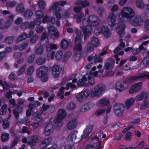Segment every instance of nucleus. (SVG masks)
<instances>
[{
    "instance_id": "1",
    "label": "nucleus",
    "mask_w": 149,
    "mask_h": 149,
    "mask_svg": "<svg viewBox=\"0 0 149 149\" xmlns=\"http://www.w3.org/2000/svg\"><path fill=\"white\" fill-rule=\"evenodd\" d=\"M135 13L132 9L130 7H125L121 10V12L117 14L116 17L117 19L122 21L126 22V20H130V22L132 24L135 26H141L143 22L136 19L134 21H132V18L134 15Z\"/></svg>"
},
{
    "instance_id": "2",
    "label": "nucleus",
    "mask_w": 149,
    "mask_h": 149,
    "mask_svg": "<svg viewBox=\"0 0 149 149\" xmlns=\"http://www.w3.org/2000/svg\"><path fill=\"white\" fill-rule=\"evenodd\" d=\"M100 22L97 17L94 15L90 16L88 20L84 19L82 22L83 25L81 27V29L84 36H89L91 34L92 30L90 26H95L98 25Z\"/></svg>"
},
{
    "instance_id": "3",
    "label": "nucleus",
    "mask_w": 149,
    "mask_h": 149,
    "mask_svg": "<svg viewBox=\"0 0 149 149\" xmlns=\"http://www.w3.org/2000/svg\"><path fill=\"white\" fill-rule=\"evenodd\" d=\"M97 71H95L93 73L91 72H88L85 75L82 77V79L79 80L77 83L79 86L84 85L88 81L89 82L88 85H92L94 83L93 77L97 76Z\"/></svg>"
},
{
    "instance_id": "4",
    "label": "nucleus",
    "mask_w": 149,
    "mask_h": 149,
    "mask_svg": "<svg viewBox=\"0 0 149 149\" xmlns=\"http://www.w3.org/2000/svg\"><path fill=\"white\" fill-rule=\"evenodd\" d=\"M59 5V2H56L50 7L49 9V10L52 13L53 15L56 16V19H57L56 22V24L58 26H60V23L58 20L60 19L61 17L60 13L61 9L58 7Z\"/></svg>"
},
{
    "instance_id": "5",
    "label": "nucleus",
    "mask_w": 149,
    "mask_h": 149,
    "mask_svg": "<svg viewBox=\"0 0 149 149\" xmlns=\"http://www.w3.org/2000/svg\"><path fill=\"white\" fill-rule=\"evenodd\" d=\"M105 89V86L103 84H100L97 85L91 90L90 96L92 97L98 96L101 94Z\"/></svg>"
},
{
    "instance_id": "6",
    "label": "nucleus",
    "mask_w": 149,
    "mask_h": 149,
    "mask_svg": "<svg viewBox=\"0 0 149 149\" xmlns=\"http://www.w3.org/2000/svg\"><path fill=\"white\" fill-rule=\"evenodd\" d=\"M47 68L44 66H42L38 69L37 72V76L41 78L42 81L45 82L48 79V77L47 74Z\"/></svg>"
},
{
    "instance_id": "7",
    "label": "nucleus",
    "mask_w": 149,
    "mask_h": 149,
    "mask_svg": "<svg viewBox=\"0 0 149 149\" xmlns=\"http://www.w3.org/2000/svg\"><path fill=\"white\" fill-rule=\"evenodd\" d=\"M48 29L49 32V35L47 34V32L44 33L42 36V39H45L47 37L48 35H49L50 34L53 35L56 37L58 36L59 33L58 31L56 32V29L55 28L52 26H49Z\"/></svg>"
},
{
    "instance_id": "8",
    "label": "nucleus",
    "mask_w": 149,
    "mask_h": 149,
    "mask_svg": "<svg viewBox=\"0 0 149 149\" xmlns=\"http://www.w3.org/2000/svg\"><path fill=\"white\" fill-rule=\"evenodd\" d=\"M91 43H89L87 46V49L88 52H91L94 49L93 45L95 47H97L99 45V43L98 40L95 37L93 38L91 40Z\"/></svg>"
},
{
    "instance_id": "9",
    "label": "nucleus",
    "mask_w": 149,
    "mask_h": 149,
    "mask_svg": "<svg viewBox=\"0 0 149 149\" xmlns=\"http://www.w3.org/2000/svg\"><path fill=\"white\" fill-rule=\"evenodd\" d=\"M113 109L116 114L120 116L122 115L125 108L123 104H117L114 106Z\"/></svg>"
},
{
    "instance_id": "10",
    "label": "nucleus",
    "mask_w": 149,
    "mask_h": 149,
    "mask_svg": "<svg viewBox=\"0 0 149 149\" xmlns=\"http://www.w3.org/2000/svg\"><path fill=\"white\" fill-rule=\"evenodd\" d=\"M107 49L104 48L102 52L99 54L98 56H95L93 57L92 56H89L88 57V60L89 61H91L93 59L95 61V63L97 62H101L102 61V59L100 56H103L104 55L106 54H107V52L106 50Z\"/></svg>"
},
{
    "instance_id": "11",
    "label": "nucleus",
    "mask_w": 149,
    "mask_h": 149,
    "mask_svg": "<svg viewBox=\"0 0 149 149\" xmlns=\"http://www.w3.org/2000/svg\"><path fill=\"white\" fill-rule=\"evenodd\" d=\"M142 86L141 82L136 83L132 86L130 88L129 92L130 94H133L138 92L140 91Z\"/></svg>"
},
{
    "instance_id": "12",
    "label": "nucleus",
    "mask_w": 149,
    "mask_h": 149,
    "mask_svg": "<svg viewBox=\"0 0 149 149\" xmlns=\"http://www.w3.org/2000/svg\"><path fill=\"white\" fill-rule=\"evenodd\" d=\"M147 76L148 78H149V72L146 71L142 72L138 75L131 77H130L129 80L130 81H133L144 78Z\"/></svg>"
},
{
    "instance_id": "13",
    "label": "nucleus",
    "mask_w": 149,
    "mask_h": 149,
    "mask_svg": "<svg viewBox=\"0 0 149 149\" xmlns=\"http://www.w3.org/2000/svg\"><path fill=\"white\" fill-rule=\"evenodd\" d=\"M118 20L120 21L117 26L116 27H118L116 28V31L118 33L119 35L122 37L124 35V30L125 28V26L124 24L123 23V22L125 21H122L119 20Z\"/></svg>"
},
{
    "instance_id": "14",
    "label": "nucleus",
    "mask_w": 149,
    "mask_h": 149,
    "mask_svg": "<svg viewBox=\"0 0 149 149\" xmlns=\"http://www.w3.org/2000/svg\"><path fill=\"white\" fill-rule=\"evenodd\" d=\"M89 95V91L86 90L80 93L77 96V100L80 102H82L86 99Z\"/></svg>"
},
{
    "instance_id": "15",
    "label": "nucleus",
    "mask_w": 149,
    "mask_h": 149,
    "mask_svg": "<svg viewBox=\"0 0 149 149\" xmlns=\"http://www.w3.org/2000/svg\"><path fill=\"white\" fill-rule=\"evenodd\" d=\"M81 37L79 33L77 34L75 39V45L74 49L76 51L79 52L82 49V47L81 45Z\"/></svg>"
},
{
    "instance_id": "16",
    "label": "nucleus",
    "mask_w": 149,
    "mask_h": 149,
    "mask_svg": "<svg viewBox=\"0 0 149 149\" xmlns=\"http://www.w3.org/2000/svg\"><path fill=\"white\" fill-rule=\"evenodd\" d=\"M148 93L146 92H142L137 95L135 97L134 99L136 102H138L146 100L148 98Z\"/></svg>"
},
{
    "instance_id": "17",
    "label": "nucleus",
    "mask_w": 149,
    "mask_h": 149,
    "mask_svg": "<svg viewBox=\"0 0 149 149\" xmlns=\"http://www.w3.org/2000/svg\"><path fill=\"white\" fill-rule=\"evenodd\" d=\"M107 21L108 24L111 27H113L116 26L115 24V17L113 13L109 14Z\"/></svg>"
},
{
    "instance_id": "18",
    "label": "nucleus",
    "mask_w": 149,
    "mask_h": 149,
    "mask_svg": "<svg viewBox=\"0 0 149 149\" xmlns=\"http://www.w3.org/2000/svg\"><path fill=\"white\" fill-rule=\"evenodd\" d=\"M100 137H97L95 136L91 140V143L94 145V146H98L97 149H100L101 147V140H100Z\"/></svg>"
},
{
    "instance_id": "19",
    "label": "nucleus",
    "mask_w": 149,
    "mask_h": 149,
    "mask_svg": "<svg viewBox=\"0 0 149 149\" xmlns=\"http://www.w3.org/2000/svg\"><path fill=\"white\" fill-rule=\"evenodd\" d=\"M53 126L50 123H48L45 130L44 134L46 136H48L51 134L53 131Z\"/></svg>"
},
{
    "instance_id": "20",
    "label": "nucleus",
    "mask_w": 149,
    "mask_h": 149,
    "mask_svg": "<svg viewBox=\"0 0 149 149\" xmlns=\"http://www.w3.org/2000/svg\"><path fill=\"white\" fill-rule=\"evenodd\" d=\"M77 119L74 118L70 121L67 125V128L69 130H71L77 126Z\"/></svg>"
},
{
    "instance_id": "21",
    "label": "nucleus",
    "mask_w": 149,
    "mask_h": 149,
    "mask_svg": "<svg viewBox=\"0 0 149 149\" xmlns=\"http://www.w3.org/2000/svg\"><path fill=\"white\" fill-rule=\"evenodd\" d=\"M66 116V113L63 109L60 110L58 112L57 118L56 119V123L59 122L65 117Z\"/></svg>"
},
{
    "instance_id": "22",
    "label": "nucleus",
    "mask_w": 149,
    "mask_h": 149,
    "mask_svg": "<svg viewBox=\"0 0 149 149\" xmlns=\"http://www.w3.org/2000/svg\"><path fill=\"white\" fill-rule=\"evenodd\" d=\"M108 62L105 64L104 69L105 70H108L111 68L113 66L114 61L111 58L108 59Z\"/></svg>"
},
{
    "instance_id": "23",
    "label": "nucleus",
    "mask_w": 149,
    "mask_h": 149,
    "mask_svg": "<svg viewBox=\"0 0 149 149\" xmlns=\"http://www.w3.org/2000/svg\"><path fill=\"white\" fill-rule=\"evenodd\" d=\"M55 22L54 18H49L47 16H45L43 18V22L47 23L49 25H50L54 24Z\"/></svg>"
},
{
    "instance_id": "24",
    "label": "nucleus",
    "mask_w": 149,
    "mask_h": 149,
    "mask_svg": "<svg viewBox=\"0 0 149 149\" xmlns=\"http://www.w3.org/2000/svg\"><path fill=\"white\" fill-rule=\"evenodd\" d=\"M135 101L134 98H130L127 100L125 102V108L127 109H129L134 103Z\"/></svg>"
},
{
    "instance_id": "25",
    "label": "nucleus",
    "mask_w": 149,
    "mask_h": 149,
    "mask_svg": "<svg viewBox=\"0 0 149 149\" xmlns=\"http://www.w3.org/2000/svg\"><path fill=\"white\" fill-rule=\"evenodd\" d=\"M102 32L104 37L107 38L110 36L111 33L107 26H102Z\"/></svg>"
},
{
    "instance_id": "26",
    "label": "nucleus",
    "mask_w": 149,
    "mask_h": 149,
    "mask_svg": "<svg viewBox=\"0 0 149 149\" xmlns=\"http://www.w3.org/2000/svg\"><path fill=\"white\" fill-rule=\"evenodd\" d=\"M40 138V137L38 136L31 137L30 140L28 142V143L31 146L35 145L38 142Z\"/></svg>"
},
{
    "instance_id": "27",
    "label": "nucleus",
    "mask_w": 149,
    "mask_h": 149,
    "mask_svg": "<svg viewBox=\"0 0 149 149\" xmlns=\"http://www.w3.org/2000/svg\"><path fill=\"white\" fill-rule=\"evenodd\" d=\"M53 76L54 78H57L59 76V67L57 65L54 66L52 72Z\"/></svg>"
},
{
    "instance_id": "28",
    "label": "nucleus",
    "mask_w": 149,
    "mask_h": 149,
    "mask_svg": "<svg viewBox=\"0 0 149 149\" xmlns=\"http://www.w3.org/2000/svg\"><path fill=\"white\" fill-rule=\"evenodd\" d=\"M92 129L91 127L88 126L85 130L84 133L81 136L82 139L86 138L91 132Z\"/></svg>"
},
{
    "instance_id": "29",
    "label": "nucleus",
    "mask_w": 149,
    "mask_h": 149,
    "mask_svg": "<svg viewBox=\"0 0 149 149\" xmlns=\"http://www.w3.org/2000/svg\"><path fill=\"white\" fill-rule=\"evenodd\" d=\"M127 88V86H124L123 84H122V83L120 81H118L116 84L115 88L117 91H121Z\"/></svg>"
},
{
    "instance_id": "30",
    "label": "nucleus",
    "mask_w": 149,
    "mask_h": 149,
    "mask_svg": "<svg viewBox=\"0 0 149 149\" xmlns=\"http://www.w3.org/2000/svg\"><path fill=\"white\" fill-rule=\"evenodd\" d=\"M77 79H74L72 81V83H69L66 84V87L65 88L67 90H69L70 88H75L76 87V85L74 84L77 81Z\"/></svg>"
},
{
    "instance_id": "31",
    "label": "nucleus",
    "mask_w": 149,
    "mask_h": 149,
    "mask_svg": "<svg viewBox=\"0 0 149 149\" xmlns=\"http://www.w3.org/2000/svg\"><path fill=\"white\" fill-rule=\"evenodd\" d=\"M0 85L2 86L3 87V90L4 91H6V90L7 88L6 86L11 88L13 87V85L11 84H7L5 81H3L0 80Z\"/></svg>"
},
{
    "instance_id": "32",
    "label": "nucleus",
    "mask_w": 149,
    "mask_h": 149,
    "mask_svg": "<svg viewBox=\"0 0 149 149\" xmlns=\"http://www.w3.org/2000/svg\"><path fill=\"white\" fill-rule=\"evenodd\" d=\"M109 103V102L108 99L104 98L101 99L98 103V105L100 107H101L107 105Z\"/></svg>"
},
{
    "instance_id": "33",
    "label": "nucleus",
    "mask_w": 149,
    "mask_h": 149,
    "mask_svg": "<svg viewBox=\"0 0 149 149\" xmlns=\"http://www.w3.org/2000/svg\"><path fill=\"white\" fill-rule=\"evenodd\" d=\"M76 134L74 132H72L68 136L67 140L69 141H74L75 143H77V141H74L76 139Z\"/></svg>"
},
{
    "instance_id": "34",
    "label": "nucleus",
    "mask_w": 149,
    "mask_h": 149,
    "mask_svg": "<svg viewBox=\"0 0 149 149\" xmlns=\"http://www.w3.org/2000/svg\"><path fill=\"white\" fill-rule=\"evenodd\" d=\"M13 94H17L19 97L22 95L21 93H18L17 91H11L9 92H8L6 95V97L8 98H9L11 97V95Z\"/></svg>"
},
{
    "instance_id": "35",
    "label": "nucleus",
    "mask_w": 149,
    "mask_h": 149,
    "mask_svg": "<svg viewBox=\"0 0 149 149\" xmlns=\"http://www.w3.org/2000/svg\"><path fill=\"white\" fill-rule=\"evenodd\" d=\"M57 46L55 44L51 45L50 44L48 43L47 45V52H49L51 49H57Z\"/></svg>"
},
{
    "instance_id": "36",
    "label": "nucleus",
    "mask_w": 149,
    "mask_h": 149,
    "mask_svg": "<svg viewBox=\"0 0 149 149\" xmlns=\"http://www.w3.org/2000/svg\"><path fill=\"white\" fill-rule=\"evenodd\" d=\"M52 141L51 138H49L48 139H45L42 142L40 147L42 148H44V147H46L48 144L50 143Z\"/></svg>"
},
{
    "instance_id": "37",
    "label": "nucleus",
    "mask_w": 149,
    "mask_h": 149,
    "mask_svg": "<svg viewBox=\"0 0 149 149\" xmlns=\"http://www.w3.org/2000/svg\"><path fill=\"white\" fill-rule=\"evenodd\" d=\"M38 6L40 8L42 9H44L46 6L45 1L42 0H39L38 2Z\"/></svg>"
},
{
    "instance_id": "38",
    "label": "nucleus",
    "mask_w": 149,
    "mask_h": 149,
    "mask_svg": "<svg viewBox=\"0 0 149 149\" xmlns=\"http://www.w3.org/2000/svg\"><path fill=\"white\" fill-rule=\"evenodd\" d=\"M13 17L12 15L9 16L8 19L5 24V28H7L10 27L11 24V22L13 21Z\"/></svg>"
},
{
    "instance_id": "39",
    "label": "nucleus",
    "mask_w": 149,
    "mask_h": 149,
    "mask_svg": "<svg viewBox=\"0 0 149 149\" xmlns=\"http://www.w3.org/2000/svg\"><path fill=\"white\" fill-rule=\"evenodd\" d=\"M148 107V101L145 100L140 107V109L144 110L146 109Z\"/></svg>"
},
{
    "instance_id": "40",
    "label": "nucleus",
    "mask_w": 149,
    "mask_h": 149,
    "mask_svg": "<svg viewBox=\"0 0 149 149\" xmlns=\"http://www.w3.org/2000/svg\"><path fill=\"white\" fill-rule=\"evenodd\" d=\"M7 106L6 104H4L2 106V108L0 110V115H4L5 114L7 110Z\"/></svg>"
},
{
    "instance_id": "41",
    "label": "nucleus",
    "mask_w": 149,
    "mask_h": 149,
    "mask_svg": "<svg viewBox=\"0 0 149 149\" xmlns=\"http://www.w3.org/2000/svg\"><path fill=\"white\" fill-rule=\"evenodd\" d=\"M36 53L37 54H42L43 52V48L42 47L39 45H37L35 48Z\"/></svg>"
},
{
    "instance_id": "42",
    "label": "nucleus",
    "mask_w": 149,
    "mask_h": 149,
    "mask_svg": "<svg viewBox=\"0 0 149 149\" xmlns=\"http://www.w3.org/2000/svg\"><path fill=\"white\" fill-rule=\"evenodd\" d=\"M16 10L19 13H22L24 10V8L23 5L22 4H19L17 7Z\"/></svg>"
},
{
    "instance_id": "43",
    "label": "nucleus",
    "mask_w": 149,
    "mask_h": 149,
    "mask_svg": "<svg viewBox=\"0 0 149 149\" xmlns=\"http://www.w3.org/2000/svg\"><path fill=\"white\" fill-rule=\"evenodd\" d=\"M61 45L62 48L65 49L68 47L69 45V43L66 40L63 39L61 42Z\"/></svg>"
},
{
    "instance_id": "44",
    "label": "nucleus",
    "mask_w": 149,
    "mask_h": 149,
    "mask_svg": "<svg viewBox=\"0 0 149 149\" xmlns=\"http://www.w3.org/2000/svg\"><path fill=\"white\" fill-rule=\"evenodd\" d=\"M63 53L61 50H58L56 54V58L57 60H60L62 58Z\"/></svg>"
},
{
    "instance_id": "45",
    "label": "nucleus",
    "mask_w": 149,
    "mask_h": 149,
    "mask_svg": "<svg viewBox=\"0 0 149 149\" xmlns=\"http://www.w3.org/2000/svg\"><path fill=\"white\" fill-rule=\"evenodd\" d=\"M9 135L8 133H3L2 134L1 138L2 141H5L7 140L8 138Z\"/></svg>"
},
{
    "instance_id": "46",
    "label": "nucleus",
    "mask_w": 149,
    "mask_h": 149,
    "mask_svg": "<svg viewBox=\"0 0 149 149\" xmlns=\"http://www.w3.org/2000/svg\"><path fill=\"white\" fill-rule=\"evenodd\" d=\"M32 15V12L31 10H28L25 12L24 16L27 19L30 18Z\"/></svg>"
},
{
    "instance_id": "47",
    "label": "nucleus",
    "mask_w": 149,
    "mask_h": 149,
    "mask_svg": "<svg viewBox=\"0 0 149 149\" xmlns=\"http://www.w3.org/2000/svg\"><path fill=\"white\" fill-rule=\"evenodd\" d=\"M24 101L22 100H18V103L17 104V110L19 112H20L22 110V108L19 107V105H22L24 103Z\"/></svg>"
},
{
    "instance_id": "48",
    "label": "nucleus",
    "mask_w": 149,
    "mask_h": 149,
    "mask_svg": "<svg viewBox=\"0 0 149 149\" xmlns=\"http://www.w3.org/2000/svg\"><path fill=\"white\" fill-rule=\"evenodd\" d=\"M90 108L88 105H85L81 108L80 111L82 112H85L89 110Z\"/></svg>"
},
{
    "instance_id": "49",
    "label": "nucleus",
    "mask_w": 149,
    "mask_h": 149,
    "mask_svg": "<svg viewBox=\"0 0 149 149\" xmlns=\"http://www.w3.org/2000/svg\"><path fill=\"white\" fill-rule=\"evenodd\" d=\"M27 36L26 33H22L19 37L17 39V41H21L26 38Z\"/></svg>"
},
{
    "instance_id": "50",
    "label": "nucleus",
    "mask_w": 149,
    "mask_h": 149,
    "mask_svg": "<svg viewBox=\"0 0 149 149\" xmlns=\"http://www.w3.org/2000/svg\"><path fill=\"white\" fill-rule=\"evenodd\" d=\"M80 53L79 52L78 53H77L74 54L73 56V59L76 61H78L80 59Z\"/></svg>"
},
{
    "instance_id": "51",
    "label": "nucleus",
    "mask_w": 149,
    "mask_h": 149,
    "mask_svg": "<svg viewBox=\"0 0 149 149\" xmlns=\"http://www.w3.org/2000/svg\"><path fill=\"white\" fill-rule=\"evenodd\" d=\"M136 6L139 8H142L144 6V4L141 0H138L136 2Z\"/></svg>"
},
{
    "instance_id": "52",
    "label": "nucleus",
    "mask_w": 149,
    "mask_h": 149,
    "mask_svg": "<svg viewBox=\"0 0 149 149\" xmlns=\"http://www.w3.org/2000/svg\"><path fill=\"white\" fill-rule=\"evenodd\" d=\"M35 14L36 16L39 18H41L44 15L43 13L40 10L36 11Z\"/></svg>"
},
{
    "instance_id": "53",
    "label": "nucleus",
    "mask_w": 149,
    "mask_h": 149,
    "mask_svg": "<svg viewBox=\"0 0 149 149\" xmlns=\"http://www.w3.org/2000/svg\"><path fill=\"white\" fill-rule=\"evenodd\" d=\"M64 89L65 88L64 87H62L59 90L58 95L60 96L61 99H62L64 97L63 95L64 94L63 91Z\"/></svg>"
},
{
    "instance_id": "54",
    "label": "nucleus",
    "mask_w": 149,
    "mask_h": 149,
    "mask_svg": "<svg viewBox=\"0 0 149 149\" xmlns=\"http://www.w3.org/2000/svg\"><path fill=\"white\" fill-rule=\"evenodd\" d=\"M9 125V122L7 120H4L3 122V128L4 129H7Z\"/></svg>"
},
{
    "instance_id": "55",
    "label": "nucleus",
    "mask_w": 149,
    "mask_h": 149,
    "mask_svg": "<svg viewBox=\"0 0 149 149\" xmlns=\"http://www.w3.org/2000/svg\"><path fill=\"white\" fill-rule=\"evenodd\" d=\"M132 136V133L130 132H127L125 137V139L127 141H129L130 140Z\"/></svg>"
},
{
    "instance_id": "56",
    "label": "nucleus",
    "mask_w": 149,
    "mask_h": 149,
    "mask_svg": "<svg viewBox=\"0 0 149 149\" xmlns=\"http://www.w3.org/2000/svg\"><path fill=\"white\" fill-rule=\"evenodd\" d=\"M34 69V68L33 66H31L29 67L28 69L27 72V74L29 75H31L33 72Z\"/></svg>"
},
{
    "instance_id": "57",
    "label": "nucleus",
    "mask_w": 149,
    "mask_h": 149,
    "mask_svg": "<svg viewBox=\"0 0 149 149\" xmlns=\"http://www.w3.org/2000/svg\"><path fill=\"white\" fill-rule=\"evenodd\" d=\"M55 52L52 51L47 56V58L48 60H51L54 59V57Z\"/></svg>"
},
{
    "instance_id": "58",
    "label": "nucleus",
    "mask_w": 149,
    "mask_h": 149,
    "mask_svg": "<svg viewBox=\"0 0 149 149\" xmlns=\"http://www.w3.org/2000/svg\"><path fill=\"white\" fill-rule=\"evenodd\" d=\"M45 58H40L37 60L36 62L38 64L42 65L45 62Z\"/></svg>"
},
{
    "instance_id": "59",
    "label": "nucleus",
    "mask_w": 149,
    "mask_h": 149,
    "mask_svg": "<svg viewBox=\"0 0 149 149\" xmlns=\"http://www.w3.org/2000/svg\"><path fill=\"white\" fill-rule=\"evenodd\" d=\"M16 4V2L15 1H8L7 3V6L8 7H13L15 6Z\"/></svg>"
},
{
    "instance_id": "60",
    "label": "nucleus",
    "mask_w": 149,
    "mask_h": 149,
    "mask_svg": "<svg viewBox=\"0 0 149 149\" xmlns=\"http://www.w3.org/2000/svg\"><path fill=\"white\" fill-rule=\"evenodd\" d=\"M75 107V104L73 102L71 103L67 106V108L70 110L74 109Z\"/></svg>"
},
{
    "instance_id": "61",
    "label": "nucleus",
    "mask_w": 149,
    "mask_h": 149,
    "mask_svg": "<svg viewBox=\"0 0 149 149\" xmlns=\"http://www.w3.org/2000/svg\"><path fill=\"white\" fill-rule=\"evenodd\" d=\"M143 63L145 66H147L149 64V57L145 58L143 61Z\"/></svg>"
},
{
    "instance_id": "62",
    "label": "nucleus",
    "mask_w": 149,
    "mask_h": 149,
    "mask_svg": "<svg viewBox=\"0 0 149 149\" xmlns=\"http://www.w3.org/2000/svg\"><path fill=\"white\" fill-rule=\"evenodd\" d=\"M29 23L28 22H25L23 23L21 26V28L22 29H25L27 28H28Z\"/></svg>"
},
{
    "instance_id": "63",
    "label": "nucleus",
    "mask_w": 149,
    "mask_h": 149,
    "mask_svg": "<svg viewBox=\"0 0 149 149\" xmlns=\"http://www.w3.org/2000/svg\"><path fill=\"white\" fill-rule=\"evenodd\" d=\"M26 68V65L23 66L17 72V73L18 75H19L23 73L25 71Z\"/></svg>"
},
{
    "instance_id": "64",
    "label": "nucleus",
    "mask_w": 149,
    "mask_h": 149,
    "mask_svg": "<svg viewBox=\"0 0 149 149\" xmlns=\"http://www.w3.org/2000/svg\"><path fill=\"white\" fill-rule=\"evenodd\" d=\"M102 32V29H100L98 27L96 28L95 30V33L97 35H100V34Z\"/></svg>"
}]
</instances>
